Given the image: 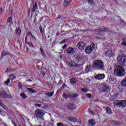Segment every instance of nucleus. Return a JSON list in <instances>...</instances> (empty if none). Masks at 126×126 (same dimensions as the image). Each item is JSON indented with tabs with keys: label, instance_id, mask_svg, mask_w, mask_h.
Here are the masks:
<instances>
[{
	"label": "nucleus",
	"instance_id": "obj_1",
	"mask_svg": "<svg viewBox=\"0 0 126 126\" xmlns=\"http://www.w3.org/2000/svg\"><path fill=\"white\" fill-rule=\"evenodd\" d=\"M114 74L118 77H122L126 74L125 68L122 66H117L114 69Z\"/></svg>",
	"mask_w": 126,
	"mask_h": 126
},
{
	"label": "nucleus",
	"instance_id": "obj_2",
	"mask_svg": "<svg viewBox=\"0 0 126 126\" xmlns=\"http://www.w3.org/2000/svg\"><path fill=\"white\" fill-rule=\"evenodd\" d=\"M117 60L120 65L126 66V55H119Z\"/></svg>",
	"mask_w": 126,
	"mask_h": 126
},
{
	"label": "nucleus",
	"instance_id": "obj_3",
	"mask_svg": "<svg viewBox=\"0 0 126 126\" xmlns=\"http://www.w3.org/2000/svg\"><path fill=\"white\" fill-rule=\"evenodd\" d=\"M93 66V67L103 70L104 69V63L100 60H96L94 62Z\"/></svg>",
	"mask_w": 126,
	"mask_h": 126
},
{
	"label": "nucleus",
	"instance_id": "obj_4",
	"mask_svg": "<svg viewBox=\"0 0 126 126\" xmlns=\"http://www.w3.org/2000/svg\"><path fill=\"white\" fill-rule=\"evenodd\" d=\"M34 113L37 119H39L41 121H44V115H45V113L43 111L41 110L40 109H37L35 110Z\"/></svg>",
	"mask_w": 126,
	"mask_h": 126
},
{
	"label": "nucleus",
	"instance_id": "obj_5",
	"mask_svg": "<svg viewBox=\"0 0 126 126\" xmlns=\"http://www.w3.org/2000/svg\"><path fill=\"white\" fill-rule=\"evenodd\" d=\"M115 106H118V107H126V100H116L114 102Z\"/></svg>",
	"mask_w": 126,
	"mask_h": 126
},
{
	"label": "nucleus",
	"instance_id": "obj_6",
	"mask_svg": "<svg viewBox=\"0 0 126 126\" xmlns=\"http://www.w3.org/2000/svg\"><path fill=\"white\" fill-rule=\"evenodd\" d=\"M94 48H95V44H94V43H92L90 45V46H87L85 49V52L86 54H91V53L93 52V50H94Z\"/></svg>",
	"mask_w": 126,
	"mask_h": 126
},
{
	"label": "nucleus",
	"instance_id": "obj_7",
	"mask_svg": "<svg viewBox=\"0 0 126 126\" xmlns=\"http://www.w3.org/2000/svg\"><path fill=\"white\" fill-rule=\"evenodd\" d=\"M105 56L107 58H112L115 56V53L113 52V51L108 50L105 53Z\"/></svg>",
	"mask_w": 126,
	"mask_h": 126
},
{
	"label": "nucleus",
	"instance_id": "obj_8",
	"mask_svg": "<svg viewBox=\"0 0 126 126\" xmlns=\"http://www.w3.org/2000/svg\"><path fill=\"white\" fill-rule=\"evenodd\" d=\"M106 77V75L104 74H98L94 76V78L96 80H101V79H104Z\"/></svg>",
	"mask_w": 126,
	"mask_h": 126
},
{
	"label": "nucleus",
	"instance_id": "obj_9",
	"mask_svg": "<svg viewBox=\"0 0 126 126\" xmlns=\"http://www.w3.org/2000/svg\"><path fill=\"white\" fill-rule=\"evenodd\" d=\"M77 47L79 50H84L85 48V43L83 41H81L78 43Z\"/></svg>",
	"mask_w": 126,
	"mask_h": 126
},
{
	"label": "nucleus",
	"instance_id": "obj_10",
	"mask_svg": "<svg viewBox=\"0 0 126 126\" xmlns=\"http://www.w3.org/2000/svg\"><path fill=\"white\" fill-rule=\"evenodd\" d=\"M66 63H67L68 65H69V66H70L71 67H73L74 66L76 67L78 66V65L75 64V63L71 60H70L69 61L67 62Z\"/></svg>",
	"mask_w": 126,
	"mask_h": 126
},
{
	"label": "nucleus",
	"instance_id": "obj_11",
	"mask_svg": "<svg viewBox=\"0 0 126 126\" xmlns=\"http://www.w3.org/2000/svg\"><path fill=\"white\" fill-rule=\"evenodd\" d=\"M0 97H1L2 98H12L11 95L5 94L4 92H1L0 93Z\"/></svg>",
	"mask_w": 126,
	"mask_h": 126
},
{
	"label": "nucleus",
	"instance_id": "obj_12",
	"mask_svg": "<svg viewBox=\"0 0 126 126\" xmlns=\"http://www.w3.org/2000/svg\"><path fill=\"white\" fill-rule=\"evenodd\" d=\"M67 107L70 110H75V109H76V106L75 105L71 104L70 103H69Z\"/></svg>",
	"mask_w": 126,
	"mask_h": 126
},
{
	"label": "nucleus",
	"instance_id": "obj_13",
	"mask_svg": "<svg viewBox=\"0 0 126 126\" xmlns=\"http://www.w3.org/2000/svg\"><path fill=\"white\" fill-rule=\"evenodd\" d=\"M73 48L71 47H69L68 48V49L66 50V53L67 54H73Z\"/></svg>",
	"mask_w": 126,
	"mask_h": 126
},
{
	"label": "nucleus",
	"instance_id": "obj_14",
	"mask_svg": "<svg viewBox=\"0 0 126 126\" xmlns=\"http://www.w3.org/2000/svg\"><path fill=\"white\" fill-rule=\"evenodd\" d=\"M89 124L90 126H93L96 124V122H95V120H94V119H92L89 121Z\"/></svg>",
	"mask_w": 126,
	"mask_h": 126
},
{
	"label": "nucleus",
	"instance_id": "obj_15",
	"mask_svg": "<svg viewBox=\"0 0 126 126\" xmlns=\"http://www.w3.org/2000/svg\"><path fill=\"white\" fill-rule=\"evenodd\" d=\"M106 113L108 115H112V109L110 107H106Z\"/></svg>",
	"mask_w": 126,
	"mask_h": 126
},
{
	"label": "nucleus",
	"instance_id": "obj_16",
	"mask_svg": "<svg viewBox=\"0 0 126 126\" xmlns=\"http://www.w3.org/2000/svg\"><path fill=\"white\" fill-rule=\"evenodd\" d=\"M71 2V0H64L63 2V5L64 6H66V5H68L69 3Z\"/></svg>",
	"mask_w": 126,
	"mask_h": 126
},
{
	"label": "nucleus",
	"instance_id": "obj_17",
	"mask_svg": "<svg viewBox=\"0 0 126 126\" xmlns=\"http://www.w3.org/2000/svg\"><path fill=\"white\" fill-rule=\"evenodd\" d=\"M121 85L123 87H126V80L125 78L122 80Z\"/></svg>",
	"mask_w": 126,
	"mask_h": 126
},
{
	"label": "nucleus",
	"instance_id": "obj_18",
	"mask_svg": "<svg viewBox=\"0 0 126 126\" xmlns=\"http://www.w3.org/2000/svg\"><path fill=\"white\" fill-rule=\"evenodd\" d=\"M38 9V5H37V3L35 2L33 6L32 7V12H34V11H36V10Z\"/></svg>",
	"mask_w": 126,
	"mask_h": 126
},
{
	"label": "nucleus",
	"instance_id": "obj_19",
	"mask_svg": "<svg viewBox=\"0 0 126 126\" xmlns=\"http://www.w3.org/2000/svg\"><path fill=\"white\" fill-rule=\"evenodd\" d=\"M103 91H108L109 90V87L106 85H102Z\"/></svg>",
	"mask_w": 126,
	"mask_h": 126
},
{
	"label": "nucleus",
	"instance_id": "obj_20",
	"mask_svg": "<svg viewBox=\"0 0 126 126\" xmlns=\"http://www.w3.org/2000/svg\"><path fill=\"white\" fill-rule=\"evenodd\" d=\"M16 33L17 34V35H20V34H21V29L20 28H16Z\"/></svg>",
	"mask_w": 126,
	"mask_h": 126
},
{
	"label": "nucleus",
	"instance_id": "obj_21",
	"mask_svg": "<svg viewBox=\"0 0 126 126\" xmlns=\"http://www.w3.org/2000/svg\"><path fill=\"white\" fill-rule=\"evenodd\" d=\"M9 78L11 80H14V79H16V77L15 76H14L13 74H11L9 76Z\"/></svg>",
	"mask_w": 126,
	"mask_h": 126
},
{
	"label": "nucleus",
	"instance_id": "obj_22",
	"mask_svg": "<svg viewBox=\"0 0 126 126\" xmlns=\"http://www.w3.org/2000/svg\"><path fill=\"white\" fill-rule=\"evenodd\" d=\"M77 81L76 79L73 78L71 79L70 82L71 84H74V83H76Z\"/></svg>",
	"mask_w": 126,
	"mask_h": 126
},
{
	"label": "nucleus",
	"instance_id": "obj_23",
	"mask_svg": "<svg viewBox=\"0 0 126 126\" xmlns=\"http://www.w3.org/2000/svg\"><path fill=\"white\" fill-rule=\"evenodd\" d=\"M20 96L23 98V99H26L27 98V96L24 93H21Z\"/></svg>",
	"mask_w": 126,
	"mask_h": 126
},
{
	"label": "nucleus",
	"instance_id": "obj_24",
	"mask_svg": "<svg viewBox=\"0 0 126 126\" xmlns=\"http://www.w3.org/2000/svg\"><path fill=\"white\" fill-rule=\"evenodd\" d=\"M40 50L41 55H42L43 57H46V54L44 52V50L43 49V48L42 47H40Z\"/></svg>",
	"mask_w": 126,
	"mask_h": 126
},
{
	"label": "nucleus",
	"instance_id": "obj_25",
	"mask_svg": "<svg viewBox=\"0 0 126 126\" xmlns=\"http://www.w3.org/2000/svg\"><path fill=\"white\" fill-rule=\"evenodd\" d=\"M39 64H40L42 65L43 64V63L41 62L37 63V65L38 68L41 69V68H42V66L41 65H39Z\"/></svg>",
	"mask_w": 126,
	"mask_h": 126
},
{
	"label": "nucleus",
	"instance_id": "obj_26",
	"mask_svg": "<svg viewBox=\"0 0 126 126\" xmlns=\"http://www.w3.org/2000/svg\"><path fill=\"white\" fill-rule=\"evenodd\" d=\"M88 0L89 4H91V5H94V3L93 0Z\"/></svg>",
	"mask_w": 126,
	"mask_h": 126
},
{
	"label": "nucleus",
	"instance_id": "obj_27",
	"mask_svg": "<svg viewBox=\"0 0 126 126\" xmlns=\"http://www.w3.org/2000/svg\"><path fill=\"white\" fill-rule=\"evenodd\" d=\"M28 35H29L30 36H31L32 38V39H33V40H34V41H36V37H35V36H33V34H32V33L31 32H29L27 34V36H28Z\"/></svg>",
	"mask_w": 126,
	"mask_h": 126
},
{
	"label": "nucleus",
	"instance_id": "obj_28",
	"mask_svg": "<svg viewBox=\"0 0 126 126\" xmlns=\"http://www.w3.org/2000/svg\"><path fill=\"white\" fill-rule=\"evenodd\" d=\"M47 95H48L49 97H52L54 95V92H48L47 93Z\"/></svg>",
	"mask_w": 126,
	"mask_h": 126
},
{
	"label": "nucleus",
	"instance_id": "obj_29",
	"mask_svg": "<svg viewBox=\"0 0 126 126\" xmlns=\"http://www.w3.org/2000/svg\"><path fill=\"white\" fill-rule=\"evenodd\" d=\"M9 82H10V79H8L6 81L4 82V84H5V85H8Z\"/></svg>",
	"mask_w": 126,
	"mask_h": 126
},
{
	"label": "nucleus",
	"instance_id": "obj_30",
	"mask_svg": "<svg viewBox=\"0 0 126 126\" xmlns=\"http://www.w3.org/2000/svg\"><path fill=\"white\" fill-rule=\"evenodd\" d=\"M81 90L83 92H84V93H87V92H88V89H87L85 88L81 89Z\"/></svg>",
	"mask_w": 126,
	"mask_h": 126
},
{
	"label": "nucleus",
	"instance_id": "obj_31",
	"mask_svg": "<svg viewBox=\"0 0 126 126\" xmlns=\"http://www.w3.org/2000/svg\"><path fill=\"white\" fill-rule=\"evenodd\" d=\"M28 90H29V91L31 92V93H34L35 92V91H33V89L31 88H28Z\"/></svg>",
	"mask_w": 126,
	"mask_h": 126
},
{
	"label": "nucleus",
	"instance_id": "obj_32",
	"mask_svg": "<svg viewBox=\"0 0 126 126\" xmlns=\"http://www.w3.org/2000/svg\"><path fill=\"white\" fill-rule=\"evenodd\" d=\"M86 70L87 72H89V71L90 70V67H89V66H87L86 68Z\"/></svg>",
	"mask_w": 126,
	"mask_h": 126
},
{
	"label": "nucleus",
	"instance_id": "obj_33",
	"mask_svg": "<svg viewBox=\"0 0 126 126\" xmlns=\"http://www.w3.org/2000/svg\"><path fill=\"white\" fill-rule=\"evenodd\" d=\"M57 126H63V123H58L57 124Z\"/></svg>",
	"mask_w": 126,
	"mask_h": 126
},
{
	"label": "nucleus",
	"instance_id": "obj_34",
	"mask_svg": "<svg viewBox=\"0 0 126 126\" xmlns=\"http://www.w3.org/2000/svg\"><path fill=\"white\" fill-rule=\"evenodd\" d=\"M11 20H12V19H11V17H9L7 19V22L9 23L11 22Z\"/></svg>",
	"mask_w": 126,
	"mask_h": 126
},
{
	"label": "nucleus",
	"instance_id": "obj_35",
	"mask_svg": "<svg viewBox=\"0 0 126 126\" xmlns=\"http://www.w3.org/2000/svg\"><path fill=\"white\" fill-rule=\"evenodd\" d=\"M87 96L88 97V98H91L92 94H87Z\"/></svg>",
	"mask_w": 126,
	"mask_h": 126
},
{
	"label": "nucleus",
	"instance_id": "obj_36",
	"mask_svg": "<svg viewBox=\"0 0 126 126\" xmlns=\"http://www.w3.org/2000/svg\"><path fill=\"white\" fill-rule=\"evenodd\" d=\"M39 30L40 32L42 33V34H43V28H42V27H39Z\"/></svg>",
	"mask_w": 126,
	"mask_h": 126
},
{
	"label": "nucleus",
	"instance_id": "obj_37",
	"mask_svg": "<svg viewBox=\"0 0 126 126\" xmlns=\"http://www.w3.org/2000/svg\"><path fill=\"white\" fill-rule=\"evenodd\" d=\"M63 97H64V98H66V97H67V94H66L65 93H64L63 94Z\"/></svg>",
	"mask_w": 126,
	"mask_h": 126
},
{
	"label": "nucleus",
	"instance_id": "obj_38",
	"mask_svg": "<svg viewBox=\"0 0 126 126\" xmlns=\"http://www.w3.org/2000/svg\"><path fill=\"white\" fill-rule=\"evenodd\" d=\"M67 45L64 44L63 47V49L64 50V49H65V48H67Z\"/></svg>",
	"mask_w": 126,
	"mask_h": 126
},
{
	"label": "nucleus",
	"instance_id": "obj_39",
	"mask_svg": "<svg viewBox=\"0 0 126 126\" xmlns=\"http://www.w3.org/2000/svg\"><path fill=\"white\" fill-rule=\"evenodd\" d=\"M0 106H1V107H2V108L4 107V105H3V104H2V103H1L0 101Z\"/></svg>",
	"mask_w": 126,
	"mask_h": 126
},
{
	"label": "nucleus",
	"instance_id": "obj_40",
	"mask_svg": "<svg viewBox=\"0 0 126 126\" xmlns=\"http://www.w3.org/2000/svg\"><path fill=\"white\" fill-rule=\"evenodd\" d=\"M41 104H36V107H38V108H40V107H41Z\"/></svg>",
	"mask_w": 126,
	"mask_h": 126
},
{
	"label": "nucleus",
	"instance_id": "obj_41",
	"mask_svg": "<svg viewBox=\"0 0 126 126\" xmlns=\"http://www.w3.org/2000/svg\"><path fill=\"white\" fill-rule=\"evenodd\" d=\"M29 46H31V47H33V44L31 42H29Z\"/></svg>",
	"mask_w": 126,
	"mask_h": 126
},
{
	"label": "nucleus",
	"instance_id": "obj_42",
	"mask_svg": "<svg viewBox=\"0 0 126 126\" xmlns=\"http://www.w3.org/2000/svg\"><path fill=\"white\" fill-rule=\"evenodd\" d=\"M122 45H124V46H126V42L124 41L122 43Z\"/></svg>",
	"mask_w": 126,
	"mask_h": 126
},
{
	"label": "nucleus",
	"instance_id": "obj_43",
	"mask_svg": "<svg viewBox=\"0 0 126 126\" xmlns=\"http://www.w3.org/2000/svg\"><path fill=\"white\" fill-rule=\"evenodd\" d=\"M6 55H7V54H4V52H2V56H3V57L4 56H6Z\"/></svg>",
	"mask_w": 126,
	"mask_h": 126
},
{
	"label": "nucleus",
	"instance_id": "obj_44",
	"mask_svg": "<svg viewBox=\"0 0 126 126\" xmlns=\"http://www.w3.org/2000/svg\"><path fill=\"white\" fill-rule=\"evenodd\" d=\"M71 121L72 122H74L75 119H74V118H71Z\"/></svg>",
	"mask_w": 126,
	"mask_h": 126
},
{
	"label": "nucleus",
	"instance_id": "obj_45",
	"mask_svg": "<svg viewBox=\"0 0 126 126\" xmlns=\"http://www.w3.org/2000/svg\"><path fill=\"white\" fill-rule=\"evenodd\" d=\"M79 59H80V60H79ZM77 60H78V61H80V57L78 56L77 58Z\"/></svg>",
	"mask_w": 126,
	"mask_h": 126
},
{
	"label": "nucleus",
	"instance_id": "obj_46",
	"mask_svg": "<svg viewBox=\"0 0 126 126\" xmlns=\"http://www.w3.org/2000/svg\"><path fill=\"white\" fill-rule=\"evenodd\" d=\"M2 11V9L0 8V13H1Z\"/></svg>",
	"mask_w": 126,
	"mask_h": 126
},
{
	"label": "nucleus",
	"instance_id": "obj_47",
	"mask_svg": "<svg viewBox=\"0 0 126 126\" xmlns=\"http://www.w3.org/2000/svg\"><path fill=\"white\" fill-rule=\"evenodd\" d=\"M25 42H27V36H26V38H25Z\"/></svg>",
	"mask_w": 126,
	"mask_h": 126
},
{
	"label": "nucleus",
	"instance_id": "obj_48",
	"mask_svg": "<svg viewBox=\"0 0 126 126\" xmlns=\"http://www.w3.org/2000/svg\"><path fill=\"white\" fill-rule=\"evenodd\" d=\"M28 81H30V82H31L32 81V80H30V79H29L28 80Z\"/></svg>",
	"mask_w": 126,
	"mask_h": 126
},
{
	"label": "nucleus",
	"instance_id": "obj_49",
	"mask_svg": "<svg viewBox=\"0 0 126 126\" xmlns=\"http://www.w3.org/2000/svg\"><path fill=\"white\" fill-rule=\"evenodd\" d=\"M46 108H47V106H44L42 107V109H46Z\"/></svg>",
	"mask_w": 126,
	"mask_h": 126
},
{
	"label": "nucleus",
	"instance_id": "obj_50",
	"mask_svg": "<svg viewBox=\"0 0 126 126\" xmlns=\"http://www.w3.org/2000/svg\"><path fill=\"white\" fill-rule=\"evenodd\" d=\"M77 95H78L77 94H75V95H74V96H75V97H77Z\"/></svg>",
	"mask_w": 126,
	"mask_h": 126
},
{
	"label": "nucleus",
	"instance_id": "obj_51",
	"mask_svg": "<svg viewBox=\"0 0 126 126\" xmlns=\"http://www.w3.org/2000/svg\"><path fill=\"white\" fill-rule=\"evenodd\" d=\"M99 30L100 31H103V29H102V30L100 29Z\"/></svg>",
	"mask_w": 126,
	"mask_h": 126
},
{
	"label": "nucleus",
	"instance_id": "obj_52",
	"mask_svg": "<svg viewBox=\"0 0 126 126\" xmlns=\"http://www.w3.org/2000/svg\"><path fill=\"white\" fill-rule=\"evenodd\" d=\"M61 43V44L63 43H64V41H62Z\"/></svg>",
	"mask_w": 126,
	"mask_h": 126
},
{
	"label": "nucleus",
	"instance_id": "obj_53",
	"mask_svg": "<svg viewBox=\"0 0 126 126\" xmlns=\"http://www.w3.org/2000/svg\"><path fill=\"white\" fill-rule=\"evenodd\" d=\"M81 31H83V30H80V32H81Z\"/></svg>",
	"mask_w": 126,
	"mask_h": 126
},
{
	"label": "nucleus",
	"instance_id": "obj_54",
	"mask_svg": "<svg viewBox=\"0 0 126 126\" xmlns=\"http://www.w3.org/2000/svg\"><path fill=\"white\" fill-rule=\"evenodd\" d=\"M43 75H45V73H44L43 74Z\"/></svg>",
	"mask_w": 126,
	"mask_h": 126
},
{
	"label": "nucleus",
	"instance_id": "obj_55",
	"mask_svg": "<svg viewBox=\"0 0 126 126\" xmlns=\"http://www.w3.org/2000/svg\"><path fill=\"white\" fill-rule=\"evenodd\" d=\"M62 56H61L60 59H62Z\"/></svg>",
	"mask_w": 126,
	"mask_h": 126
},
{
	"label": "nucleus",
	"instance_id": "obj_56",
	"mask_svg": "<svg viewBox=\"0 0 126 126\" xmlns=\"http://www.w3.org/2000/svg\"><path fill=\"white\" fill-rule=\"evenodd\" d=\"M0 113H1V110H0Z\"/></svg>",
	"mask_w": 126,
	"mask_h": 126
},
{
	"label": "nucleus",
	"instance_id": "obj_57",
	"mask_svg": "<svg viewBox=\"0 0 126 126\" xmlns=\"http://www.w3.org/2000/svg\"><path fill=\"white\" fill-rule=\"evenodd\" d=\"M19 126H22L21 125H19Z\"/></svg>",
	"mask_w": 126,
	"mask_h": 126
}]
</instances>
